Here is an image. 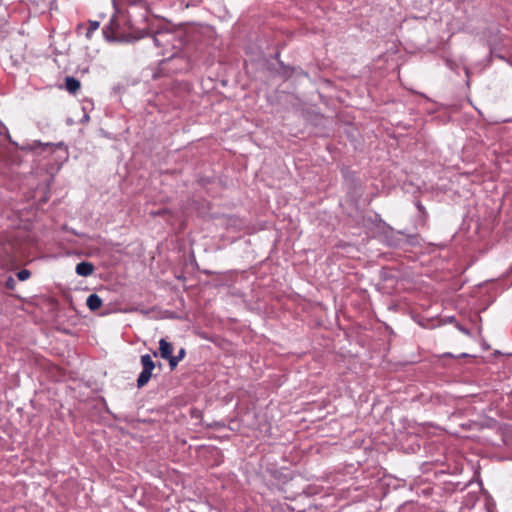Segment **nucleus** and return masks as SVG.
Masks as SVG:
<instances>
[{"instance_id": "nucleus-8", "label": "nucleus", "mask_w": 512, "mask_h": 512, "mask_svg": "<svg viewBox=\"0 0 512 512\" xmlns=\"http://www.w3.org/2000/svg\"><path fill=\"white\" fill-rule=\"evenodd\" d=\"M16 282L13 277H9L6 282L5 286L7 289L13 290L15 288Z\"/></svg>"}, {"instance_id": "nucleus-3", "label": "nucleus", "mask_w": 512, "mask_h": 512, "mask_svg": "<svg viewBox=\"0 0 512 512\" xmlns=\"http://www.w3.org/2000/svg\"><path fill=\"white\" fill-rule=\"evenodd\" d=\"M173 353V346L165 339L159 341V354L163 359L170 358Z\"/></svg>"}, {"instance_id": "nucleus-5", "label": "nucleus", "mask_w": 512, "mask_h": 512, "mask_svg": "<svg viewBox=\"0 0 512 512\" xmlns=\"http://www.w3.org/2000/svg\"><path fill=\"white\" fill-rule=\"evenodd\" d=\"M86 305L91 311H96L102 306V299L97 294H91L86 300Z\"/></svg>"}, {"instance_id": "nucleus-11", "label": "nucleus", "mask_w": 512, "mask_h": 512, "mask_svg": "<svg viewBox=\"0 0 512 512\" xmlns=\"http://www.w3.org/2000/svg\"><path fill=\"white\" fill-rule=\"evenodd\" d=\"M186 355V351L184 348H181L178 352V354L175 356L176 357V360H178L179 362L185 357Z\"/></svg>"}, {"instance_id": "nucleus-4", "label": "nucleus", "mask_w": 512, "mask_h": 512, "mask_svg": "<svg viewBox=\"0 0 512 512\" xmlns=\"http://www.w3.org/2000/svg\"><path fill=\"white\" fill-rule=\"evenodd\" d=\"M65 88L69 93L76 94L81 88V83L75 77L67 76L65 78Z\"/></svg>"}, {"instance_id": "nucleus-6", "label": "nucleus", "mask_w": 512, "mask_h": 512, "mask_svg": "<svg viewBox=\"0 0 512 512\" xmlns=\"http://www.w3.org/2000/svg\"><path fill=\"white\" fill-rule=\"evenodd\" d=\"M99 22L98 21H89V25L86 32V38L91 39L93 36V33L98 30L99 28Z\"/></svg>"}, {"instance_id": "nucleus-10", "label": "nucleus", "mask_w": 512, "mask_h": 512, "mask_svg": "<svg viewBox=\"0 0 512 512\" xmlns=\"http://www.w3.org/2000/svg\"><path fill=\"white\" fill-rule=\"evenodd\" d=\"M166 360L169 361V366L170 368L173 370L175 369V367L178 365L179 361L176 360V357L175 356H171L170 358H167Z\"/></svg>"}, {"instance_id": "nucleus-9", "label": "nucleus", "mask_w": 512, "mask_h": 512, "mask_svg": "<svg viewBox=\"0 0 512 512\" xmlns=\"http://www.w3.org/2000/svg\"><path fill=\"white\" fill-rule=\"evenodd\" d=\"M165 36H168V34L167 33H158L157 35H155L153 37L155 45L159 46L161 44V38L165 37Z\"/></svg>"}, {"instance_id": "nucleus-1", "label": "nucleus", "mask_w": 512, "mask_h": 512, "mask_svg": "<svg viewBox=\"0 0 512 512\" xmlns=\"http://www.w3.org/2000/svg\"><path fill=\"white\" fill-rule=\"evenodd\" d=\"M141 364L143 369L137 379V386L139 388L145 386L149 382L152 376V371L155 368V363L153 362L151 356L148 354L141 356Z\"/></svg>"}, {"instance_id": "nucleus-7", "label": "nucleus", "mask_w": 512, "mask_h": 512, "mask_svg": "<svg viewBox=\"0 0 512 512\" xmlns=\"http://www.w3.org/2000/svg\"><path fill=\"white\" fill-rule=\"evenodd\" d=\"M31 276V272L27 269H22L21 271H19L17 273V278L20 280V281H25L27 280L29 277Z\"/></svg>"}, {"instance_id": "nucleus-2", "label": "nucleus", "mask_w": 512, "mask_h": 512, "mask_svg": "<svg viewBox=\"0 0 512 512\" xmlns=\"http://www.w3.org/2000/svg\"><path fill=\"white\" fill-rule=\"evenodd\" d=\"M94 272V265L90 262H81L76 266V273L79 276L88 277Z\"/></svg>"}]
</instances>
